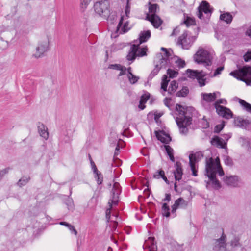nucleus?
<instances>
[{
    "mask_svg": "<svg viewBox=\"0 0 251 251\" xmlns=\"http://www.w3.org/2000/svg\"><path fill=\"white\" fill-rule=\"evenodd\" d=\"M205 170L206 175L209 179L207 182V185L211 184L215 189L220 188V184L216 178V175L218 173L220 176H223L224 175V172L220 165L219 158L217 157L215 159L212 157L206 158Z\"/></svg>",
    "mask_w": 251,
    "mask_h": 251,
    "instance_id": "nucleus-1",
    "label": "nucleus"
},
{
    "mask_svg": "<svg viewBox=\"0 0 251 251\" xmlns=\"http://www.w3.org/2000/svg\"><path fill=\"white\" fill-rule=\"evenodd\" d=\"M151 37V31L150 30L143 31L139 35V43L133 44L129 50L126 55V59L130 61L129 64L133 62L136 57H142L146 55V47L140 48L139 45L146 42Z\"/></svg>",
    "mask_w": 251,
    "mask_h": 251,
    "instance_id": "nucleus-2",
    "label": "nucleus"
},
{
    "mask_svg": "<svg viewBox=\"0 0 251 251\" xmlns=\"http://www.w3.org/2000/svg\"><path fill=\"white\" fill-rule=\"evenodd\" d=\"M176 108L178 116L176 118V122L179 128L181 134H186L188 131L187 126L191 124L192 115L189 112L192 109H184L181 105L176 104Z\"/></svg>",
    "mask_w": 251,
    "mask_h": 251,
    "instance_id": "nucleus-3",
    "label": "nucleus"
},
{
    "mask_svg": "<svg viewBox=\"0 0 251 251\" xmlns=\"http://www.w3.org/2000/svg\"><path fill=\"white\" fill-rule=\"evenodd\" d=\"M212 56L208 51L202 47H199L198 51L193 56L195 62L202 64L207 67L212 64Z\"/></svg>",
    "mask_w": 251,
    "mask_h": 251,
    "instance_id": "nucleus-4",
    "label": "nucleus"
},
{
    "mask_svg": "<svg viewBox=\"0 0 251 251\" xmlns=\"http://www.w3.org/2000/svg\"><path fill=\"white\" fill-rule=\"evenodd\" d=\"M229 75L237 79L242 81L247 85L251 83V67H244L238 70L232 71Z\"/></svg>",
    "mask_w": 251,
    "mask_h": 251,
    "instance_id": "nucleus-5",
    "label": "nucleus"
},
{
    "mask_svg": "<svg viewBox=\"0 0 251 251\" xmlns=\"http://www.w3.org/2000/svg\"><path fill=\"white\" fill-rule=\"evenodd\" d=\"M169 81L170 79H168L167 75H163L161 83L160 92L164 96L166 95V92L168 95H172L176 91L178 87V83L176 81L173 80L171 81L168 89H167Z\"/></svg>",
    "mask_w": 251,
    "mask_h": 251,
    "instance_id": "nucleus-6",
    "label": "nucleus"
},
{
    "mask_svg": "<svg viewBox=\"0 0 251 251\" xmlns=\"http://www.w3.org/2000/svg\"><path fill=\"white\" fill-rule=\"evenodd\" d=\"M186 73L188 77L192 79L196 78L201 87L204 86L205 85L206 79L204 78L207 74L203 71H199L198 70H193L187 69Z\"/></svg>",
    "mask_w": 251,
    "mask_h": 251,
    "instance_id": "nucleus-7",
    "label": "nucleus"
},
{
    "mask_svg": "<svg viewBox=\"0 0 251 251\" xmlns=\"http://www.w3.org/2000/svg\"><path fill=\"white\" fill-rule=\"evenodd\" d=\"M50 40L48 37L40 40L36 48L35 52L33 56L38 58L43 56L44 53L47 51L49 49Z\"/></svg>",
    "mask_w": 251,
    "mask_h": 251,
    "instance_id": "nucleus-8",
    "label": "nucleus"
},
{
    "mask_svg": "<svg viewBox=\"0 0 251 251\" xmlns=\"http://www.w3.org/2000/svg\"><path fill=\"white\" fill-rule=\"evenodd\" d=\"M109 5L108 0L97 2L94 5V10L98 15L100 16L103 15L106 17L109 13Z\"/></svg>",
    "mask_w": 251,
    "mask_h": 251,
    "instance_id": "nucleus-9",
    "label": "nucleus"
},
{
    "mask_svg": "<svg viewBox=\"0 0 251 251\" xmlns=\"http://www.w3.org/2000/svg\"><path fill=\"white\" fill-rule=\"evenodd\" d=\"M195 40V37L188 35L187 32H184L178 38L177 44L180 45L182 49L188 50L192 45Z\"/></svg>",
    "mask_w": 251,
    "mask_h": 251,
    "instance_id": "nucleus-10",
    "label": "nucleus"
},
{
    "mask_svg": "<svg viewBox=\"0 0 251 251\" xmlns=\"http://www.w3.org/2000/svg\"><path fill=\"white\" fill-rule=\"evenodd\" d=\"M227 237L222 231V234L219 238L214 241L213 250L214 251H227Z\"/></svg>",
    "mask_w": 251,
    "mask_h": 251,
    "instance_id": "nucleus-11",
    "label": "nucleus"
},
{
    "mask_svg": "<svg viewBox=\"0 0 251 251\" xmlns=\"http://www.w3.org/2000/svg\"><path fill=\"white\" fill-rule=\"evenodd\" d=\"M220 96V93L215 92L212 93H202L201 94V104L205 107H208V103L215 101L217 97Z\"/></svg>",
    "mask_w": 251,
    "mask_h": 251,
    "instance_id": "nucleus-12",
    "label": "nucleus"
},
{
    "mask_svg": "<svg viewBox=\"0 0 251 251\" xmlns=\"http://www.w3.org/2000/svg\"><path fill=\"white\" fill-rule=\"evenodd\" d=\"M121 192V189L119 183L115 182L111 191V197L108 202L111 207L112 204L116 205L118 203Z\"/></svg>",
    "mask_w": 251,
    "mask_h": 251,
    "instance_id": "nucleus-13",
    "label": "nucleus"
},
{
    "mask_svg": "<svg viewBox=\"0 0 251 251\" xmlns=\"http://www.w3.org/2000/svg\"><path fill=\"white\" fill-rule=\"evenodd\" d=\"M226 184L232 187H237L241 182L240 178L237 176H226L223 178Z\"/></svg>",
    "mask_w": 251,
    "mask_h": 251,
    "instance_id": "nucleus-14",
    "label": "nucleus"
},
{
    "mask_svg": "<svg viewBox=\"0 0 251 251\" xmlns=\"http://www.w3.org/2000/svg\"><path fill=\"white\" fill-rule=\"evenodd\" d=\"M197 16L200 19L203 17V12L205 14H211L212 10L210 8L209 4L206 1H202L198 8Z\"/></svg>",
    "mask_w": 251,
    "mask_h": 251,
    "instance_id": "nucleus-15",
    "label": "nucleus"
},
{
    "mask_svg": "<svg viewBox=\"0 0 251 251\" xmlns=\"http://www.w3.org/2000/svg\"><path fill=\"white\" fill-rule=\"evenodd\" d=\"M187 205V202L182 198H179L175 201L174 204L172 206V217L176 216L175 213L177 209L179 208H185Z\"/></svg>",
    "mask_w": 251,
    "mask_h": 251,
    "instance_id": "nucleus-16",
    "label": "nucleus"
},
{
    "mask_svg": "<svg viewBox=\"0 0 251 251\" xmlns=\"http://www.w3.org/2000/svg\"><path fill=\"white\" fill-rule=\"evenodd\" d=\"M215 108L216 112L219 116H221L226 119H230L232 117L233 114L231 111L229 109L223 106H217Z\"/></svg>",
    "mask_w": 251,
    "mask_h": 251,
    "instance_id": "nucleus-17",
    "label": "nucleus"
},
{
    "mask_svg": "<svg viewBox=\"0 0 251 251\" xmlns=\"http://www.w3.org/2000/svg\"><path fill=\"white\" fill-rule=\"evenodd\" d=\"M171 57V56H169V57L163 56L161 53H159L157 55L155 61L158 60L159 61V64H158L159 67L160 69L162 68H166L167 67H173V65L171 64L169 62V60H170Z\"/></svg>",
    "mask_w": 251,
    "mask_h": 251,
    "instance_id": "nucleus-18",
    "label": "nucleus"
},
{
    "mask_svg": "<svg viewBox=\"0 0 251 251\" xmlns=\"http://www.w3.org/2000/svg\"><path fill=\"white\" fill-rule=\"evenodd\" d=\"M123 21L124 16H122L116 29V33L120 34H124L130 29V27H128V21H126L124 23H123Z\"/></svg>",
    "mask_w": 251,
    "mask_h": 251,
    "instance_id": "nucleus-19",
    "label": "nucleus"
},
{
    "mask_svg": "<svg viewBox=\"0 0 251 251\" xmlns=\"http://www.w3.org/2000/svg\"><path fill=\"white\" fill-rule=\"evenodd\" d=\"M155 134L157 139L163 143L169 144L172 140L170 135L163 130L155 131Z\"/></svg>",
    "mask_w": 251,
    "mask_h": 251,
    "instance_id": "nucleus-20",
    "label": "nucleus"
},
{
    "mask_svg": "<svg viewBox=\"0 0 251 251\" xmlns=\"http://www.w3.org/2000/svg\"><path fill=\"white\" fill-rule=\"evenodd\" d=\"M146 19L150 21L152 25L155 28L159 27L162 22L159 17L156 14H147Z\"/></svg>",
    "mask_w": 251,
    "mask_h": 251,
    "instance_id": "nucleus-21",
    "label": "nucleus"
},
{
    "mask_svg": "<svg viewBox=\"0 0 251 251\" xmlns=\"http://www.w3.org/2000/svg\"><path fill=\"white\" fill-rule=\"evenodd\" d=\"M211 144L219 148L225 149L226 148V142L223 138L218 136H214L211 140Z\"/></svg>",
    "mask_w": 251,
    "mask_h": 251,
    "instance_id": "nucleus-22",
    "label": "nucleus"
},
{
    "mask_svg": "<svg viewBox=\"0 0 251 251\" xmlns=\"http://www.w3.org/2000/svg\"><path fill=\"white\" fill-rule=\"evenodd\" d=\"M169 62L173 65V67H176L180 69L184 67L185 66V61L176 56L171 57L169 60Z\"/></svg>",
    "mask_w": 251,
    "mask_h": 251,
    "instance_id": "nucleus-23",
    "label": "nucleus"
},
{
    "mask_svg": "<svg viewBox=\"0 0 251 251\" xmlns=\"http://www.w3.org/2000/svg\"><path fill=\"white\" fill-rule=\"evenodd\" d=\"M175 170L174 171L175 178L176 181H179L183 175V170L179 162H176L175 165Z\"/></svg>",
    "mask_w": 251,
    "mask_h": 251,
    "instance_id": "nucleus-24",
    "label": "nucleus"
},
{
    "mask_svg": "<svg viewBox=\"0 0 251 251\" xmlns=\"http://www.w3.org/2000/svg\"><path fill=\"white\" fill-rule=\"evenodd\" d=\"M203 156V153L201 151L190 154L189 156V164L196 165L197 162L202 159Z\"/></svg>",
    "mask_w": 251,
    "mask_h": 251,
    "instance_id": "nucleus-25",
    "label": "nucleus"
},
{
    "mask_svg": "<svg viewBox=\"0 0 251 251\" xmlns=\"http://www.w3.org/2000/svg\"><path fill=\"white\" fill-rule=\"evenodd\" d=\"M38 132L40 136L47 140L49 137V133L47 127L41 123L39 122L37 125Z\"/></svg>",
    "mask_w": 251,
    "mask_h": 251,
    "instance_id": "nucleus-26",
    "label": "nucleus"
},
{
    "mask_svg": "<svg viewBox=\"0 0 251 251\" xmlns=\"http://www.w3.org/2000/svg\"><path fill=\"white\" fill-rule=\"evenodd\" d=\"M145 246L149 249V251H156L157 249L156 243L154 242V237H149L145 241Z\"/></svg>",
    "mask_w": 251,
    "mask_h": 251,
    "instance_id": "nucleus-27",
    "label": "nucleus"
},
{
    "mask_svg": "<svg viewBox=\"0 0 251 251\" xmlns=\"http://www.w3.org/2000/svg\"><path fill=\"white\" fill-rule=\"evenodd\" d=\"M220 19L226 24H230L232 21L233 17L230 13L226 12L220 15Z\"/></svg>",
    "mask_w": 251,
    "mask_h": 251,
    "instance_id": "nucleus-28",
    "label": "nucleus"
},
{
    "mask_svg": "<svg viewBox=\"0 0 251 251\" xmlns=\"http://www.w3.org/2000/svg\"><path fill=\"white\" fill-rule=\"evenodd\" d=\"M164 147L165 150L166 152L169 157L170 159L172 162H175V158L174 156V150L169 145H165L162 147Z\"/></svg>",
    "mask_w": 251,
    "mask_h": 251,
    "instance_id": "nucleus-29",
    "label": "nucleus"
},
{
    "mask_svg": "<svg viewBox=\"0 0 251 251\" xmlns=\"http://www.w3.org/2000/svg\"><path fill=\"white\" fill-rule=\"evenodd\" d=\"M153 177L156 179H159L161 177L167 184H169L167 178L165 176L164 171L162 170L155 172V173L153 175Z\"/></svg>",
    "mask_w": 251,
    "mask_h": 251,
    "instance_id": "nucleus-30",
    "label": "nucleus"
},
{
    "mask_svg": "<svg viewBox=\"0 0 251 251\" xmlns=\"http://www.w3.org/2000/svg\"><path fill=\"white\" fill-rule=\"evenodd\" d=\"M149 99V96L148 95H144L142 96L140 103L139 105V108L141 110H143L145 108V103L146 102L147 100Z\"/></svg>",
    "mask_w": 251,
    "mask_h": 251,
    "instance_id": "nucleus-31",
    "label": "nucleus"
},
{
    "mask_svg": "<svg viewBox=\"0 0 251 251\" xmlns=\"http://www.w3.org/2000/svg\"><path fill=\"white\" fill-rule=\"evenodd\" d=\"M250 124L247 120H239L237 122V125L242 128H246Z\"/></svg>",
    "mask_w": 251,
    "mask_h": 251,
    "instance_id": "nucleus-32",
    "label": "nucleus"
},
{
    "mask_svg": "<svg viewBox=\"0 0 251 251\" xmlns=\"http://www.w3.org/2000/svg\"><path fill=\"white\" fill-rule=\"evenodd\" d=\"M239 102L248 112L251 114V104L242 99H239Z\"/></svg>",
    "mask_w": 251,
    "mask_h": 251,
    "instance_id": "nucleus-33",
    "label": "nucleus"
},
{
    "mask_svg": "<svg viewBox=\"0 0 251 251\" xmlns=\"http://www.w3.org/2000/svg\"><path fill=\"white\" fill-rule=\"evenodd\" d=\"M162 214L163 216L166 217H169L170 215V208L166 203L163 204L162 207Z\"/></svg>",
    "mask_w": 251,
    "mask_h": 251,
    "instance_id": "nucleus-34",
    "label": "nucleus"
},
{
    "mask_svg": "<svg viewBox=\"0 0 251 251\" xmlns=\"http://www.w3.org/2000/svg\"><path fill=\"white\" fill-rule=\"evenodd\" d=\"M239 141L241 145L246 149L249 150L250 148V143L248 139L244 137H241L239 139Z\"/></svg>",
    "mask_w": 251,
    "mask_h": 251,
    "instance_id": "nucleus-35",
    "label": "nucleus"
},
{
    "mask_svg": "<svg viewBox=\"0 0 251 251\" xmlns=\"http://www.w3.org/2000/svg\"><path fill=\"white\" fill-rule=\"evenodd\" d=\"M127 78L131 84L136 83L139 79L138 76L134 75L132 73H129L127 74Z\"/></svg>",
    "mask_w": 251,
    "mask_h": 251,
    "instance_id": "nucleus-36",
    "label": "nucleus"
},
{
    "mask_svg": "<svg viewBox=\"0 0 251 251\" xmlns=\"http://www.w3.org/2000/svg\"><path fill=\"white\" fill-rule=\"evenodd\" d=\"M178 72L176 70H172L171 69H168L167 71V75L169 79L170 78H173L176 77L178 75Z\"/></svg>",
    "mask_w": 251,
    "mask_h": 251,
    "instance_id": "nucleus-37",
    "label": "nucleus"
},
{
    "mask_svg": "<svg viewBox=\"0 0 251 251\" xmlns=\"http://www.w3.org/2000/svg\"><path fill=\"white\" fill-rule=\"evenodd\" d=\"M95 174V177L97 182L98 184L100 185L103 181V176L100 172L99 171L97 172L94 173Z\"/></svg>",
    "mask_w": 251,
    "mask_h": 251,
    "instance_id": "nucleus-38",
    "label": "nucleus"
},
{
    "mask_svg": "<svg viewBox=\"0 0 251 251\" xmlns=\"http://www.w3.org/2000/svg\"><path fill=\"white\" fill-rule=\"evenodd\" d=\"M189 93V89L187 87H183L182 89L177 92L176 96L178 97H185Z\"/></svg>",
    "mask_w": 251,
    "mask_h": 251,
    "instance_id": "nucleus-39",
    "label": "nucleus"
},
{
    "mask_svg": "<svg viewBox=\"0 0 251 251\" xmlns=\"http://www.w3.org/2000/svg\"><path fill=\"white\" fill-rule=\"evenodd\" d=\"M29 177H23L19 180V181L17 183V184L19 186L22 187L27 184V183L29 181Z\"/></svg>",
    "mask_w": 251,
    "mask_h": 251,
    "instance_id": "nucleus-40",
    "label": "nucleus"
},
{
    "mask_svg": "<svg viewBox=\"0 0 251 251\" xmlns=\"http://www.w3.org/2000/svg\"><path fill=\"white\" fill-rule=\"evenodd\" d=\"M118 226V222L117 221H114L110 225L112 227V231L114 234H117L118 231L117 230Z\"/></svg>",
    "mask_w": 251,
    "mask_h": 251,
    "instance_id": "nucleus-41",
    "label": "nucleus"
},
{
    "mask_svg": "<svg viewBox=\"0 0 251 251\" xmlns=\"http://www.w3.org/2000/svg\"><path fill=\"white\" fill-rule=\"evenodd\" d=\"M157 8V4H151L149 8V12L151 13V14H155Z\"/></svg>",
    "mask_w": 251,
    "mask_h": 251,
    "instance_id": "nucleus-42",
    "label": "nucleus"
},
{
    "mask_svg": "<svg viewBox=\"0 0 251 251\" xmlns=\"http://www.w3.org/2000/svg\"><path fill=\"white\" fill-rule=\"evenodd\" d=\"M220 104H223L225 105H226L227 104V101L225 99H220L218 100L215 103H214V107L215 108H217V106H221Z\"/></svg>",
    "mask_w": 251,
    "mask_h": 251,
    "instance_id": "nucleus-43",
    "label": "nucleus"
},
{
    "mask_svg": "<svg viewBox=\"0 0 251 251\" xmlns=\"http://www.w3.org/2000/svg\"><path fill=\"white\" fill-rule=\"evenodd\" d=\"M224 160L225 164L226 165L231 166L233 164V161L231 158L228 156H225L224 157Z\"/></svg>",
    "mask_w": 251,
    "mask_h": 251,
    "instance_id": "nucleus-44",
    "label": "nucleus"
},
{
    "mask_svg": "<svg viewBox=\"0 0 251 251\" xmlns=\"http://www.w3.org/2000/svg\"><path fill=\"white\" fill-rule=\"evenodd\" d=\"M230 245L232 248H236L240 246L241 245L239 242V239L235 238L232 240L230 242Z\"/></svg>",
    "mask_w": 251,
    "mask_h": 251,
    "instance_id": "nucleus-45",
    "label": "nucleus"
},
{
    "mask_svg": "<svg viewBox=\"0 0 251 251\" xmlns=\"http://www.w3.org/2000/svg\"><path fill=\"white\" fill-rule=\"evenodd\" d=\"M160 69V68L159 67V64H156L155 65V67L150 74V76L153 77L155 75H156L159 72Z\"/></svg>",
    "mask_w": 251,
    "mask_h": 251,
    "instance_id": "nucleus-46",
    "label": "nucleus"
},
{
    "mask_svg": "<svg viewBox=\"0 0 251 251\" xmlns=\"http://www.w3.org/2000/svg\"><path fill=\"white\" fill-rule=\"evenodd\" d=\"M184 23L186 25L187 27H188L191 25H194L195 22L194 20L188 17L186 20L184 21Z\"/></svg>",
    "mask_w": 251,
    "mask_h": 251,
    "instance_id": "nucleus-47",
    "label": "nucleus"
},
{
    "mask_svg": "<svg viewBox=\"0 0 251 251\" xmlns=\"http://www.w3.org/2000/svg\"><path fill=\"white\" fill-rule=\"evenodd\" d=\"M120 73L118 75V78L119 79L120 76L125 75L127 74V68L124 66H122L120 70Z\"/></svg>",
    "mask_w": 251,
    "mask_h": 251,
    "instance_id": "nucleus-48",
    "label": "nucleus"
},
{
    "mask_svg": "<svg viewBox=\"0 0 251 251\" xmlns=\"http://www.w3.org/2000/svg\"><path fill=\"white\" fill-rule=\"evenodd\" d=\"M122 65L120 64H110L108 66V68L110 69H113V70H119L120 71V69L121 68Z\"/></svg>",
    "mask_w": 251,
    "mask_h": 251,
    "instance_id": "nucleus-49",
    "label": "nucleus"
},
{
    "mask_svg": "<svg viewBox=\"0 0 251 251\" xmlns=\"http://www.w3.org/2000/svg\"><path fill=\"white\" fill-rule=\"evenodd\" d=\"M245 61L248 62L251 60V50L247 51L244 55Z\"/></svg>",
    "mask_w": 251,
    "mask_h": 251,
    "instance_id": "nucleus-50",
    "label": "nucleus"
},
{
    "mask_svg": "<svg viewBox=\"0 0 251 251\" xmlns=\"http://www.w3.org/2000/svg\"><path fill=\"white\" fill-rule=\"evenodd\" d=\"M223 69H224V67H222V66L217 68L215 70L214 73L213 75V76L215 77L216 75H220L221 73V72L223 70Z\"/></svg>",
    "mask_w": 251,
    "mask_h": 251,
    "instance_id": "nucleus-51",
    "label": "nucleus"
},
{
    "mask_svg": "<svg viewBox=\"0 0 251 251\" xmlns=\"http://www.w3.org/2000/svg\"><path fill=\"white\" fill-rule=\"evenodd\" d=\"M9 169V168H7L0 171V180H1L3 176L8 172Z\"/></svg>",
    "mask_w": 251,
    "mask_h": 251,
    "instance_id": "nucleus-52",
    "label": "nucleus"
},
{
    "mask_svg": "<svg viewBox=\"0 0 251 251\" xmlns=\"http://www.w3.org/2000/svg\"><path fill=\"white\" fill-rule=\"evenodd\" d=\"M190 165V166L191 167V169L192 171V175L193 176H197V170H196V167H195V165L194 164H189Z\"/></svg>",
    "mask_w": 251,
    "mask_h": 251,
    "instance_id": "nucleus-53",
    "label": "nucleus"
},
{
    "mask_svg": "<svg viewBox=\"0 0 251 251\" xmlns=\"http://www.w3.org/2000/svg\"><path fill=\"white\" fill-rule=\"evenodd\" d=\"M66 204L68 206L69 210H71L73 208V200L71 199L68 198L66 201Z\"/></svg>",
    "mask_w": 251,
    "mask_h": 251,
    "instance_id": "nucleus-54",
    "label": "nucleus"
},
{
    "mask_svg": "<svg viewBox=\"0 0 251 251\" xmlns=\"http://www.w3.org/2000/svg\"><path fill=\"white\" fill-rule=\"evenodd\" d=\"M223 125H218L216 126L215 128V132H219L223 129Z\"/></svg>",
    "mask_w": 251,
    "mask_h": 251,
    "instance_id": "nucleus-55",
    "label": "nucleus"
},
{
    "mask_svg": "<svg viewBox=\"0 0 251 251\" xmlns=\"http://www.w3.org/2000/svg\"><path fill=\"white\" fill-rule=\"evenodd\" d=\"M68 229L72 233L74 234L75 236L77 234V231L75 228V227L71 225V227H69Z\"/></svg>",
    "mask_w": 251,
    "mask_h": 251,
    "instance_id": "nucleus-56",
    "label": "nucleus"
},
{
    "mask_svg": "<svg viewBox=\"0 0 251 251\" xmlns=\"http://www.w3.org/2000/svg\"><path fill=\"white\" fill-rule=\"evenodd\" d=\"M91 165L92 169L93 170V172L94 173L97 172V171H98V170L96 167V166L95 163L92 160H91Z\"/></svg>",
    "mask_w": 251,
    "mask_h": 251,
    "instance_id": "nucleus-57",
    "label": "nucleus"
},
{
    "mask_svg": "<svg viewBox=\"0 0 251 251\" xmlns=\"http://www.w3.org/2000/svg\"><path fill=\"white\" fill-rule=\"evenodd\" d=\"M224 138H223L226 142L228 141V140L231 138V135L230 133L226 134L223 135Z\"/></svg>",
    "mask_w": 251,
    "mask_h": 251,
    "instance_id": "nucleus-58",
    "label": "nucleus"
},
{
    "mask_svg": "<svg viewBox=\"0 0 251 251\" xmlns=\"http://www.w3.org/2000/svg\"><path fill=\"white\" fill-rule=\"evenodd\" d=\"M81 1L82 5L86 7L91 1V0H81Z\"/></svg>",
    "mask_w": 251,
    "mask_h": 251,
    "instance_id": "nucleus-59",
    "label": "nucleus"
},
{
    "mask_svg": "<svg viewBox=\"0 0 251 251\" xmlns=\"http://www.w3.org/2000/svg\"><path fill=\"white\" fill-rule=\"evenodd\" d=\"M161 50L164 51V56H165L166 57H169V56H171L170 53L167 51L166 48L162 47Z\"/></svg>",
    "mask_w": 251,
    "mask_h": 251,
    "instance_id": "nucleus-60",
    "label": "nucleus"
},
{
    "mask_svg": "<svg viewBox=\"0 0 251 251\" xmlns=\"http://www.w3.org/2000/svg\"><path fill=\"white\" fill-rule=\"evenodd\" d=\"M164 104L168 107H169V103L170 102V99L167 98H166L164 100Z\"/></svg>",
    "mask_w": 251,
    "mask_h": 251,
    "instance_id": "nucleus-61",
    "label": "nucleus"
},
{
    "mask_svg": "<svg viewBox=\"0 0 251 251\" xmlns=\"http://www.w3.org/2000/svg\"><path fill=\"white\" fill-rule=\"evenodd\" d=\"M163 114V113H161V112H159V113H158V112H156L154 114V119L155 120H157L158 119H159L160 117H161L162 115Z\"/></svg>",
    "mask_w": 251,
    "mask_h": 251,
    "instance_id": "nucleus-62",
    "label": "nucleus"
},
{
    "mask_svg": "<svg viewBox=\"0 0 251 251\" xmlns=\"http://www.w3.org/2000/svg\"><path fill=\"white\" fill-rule=\"evenodd\" d=\"M110 208L107 209L106 212V218L107 219L108 221L110 219Z\"/></svg>",
    "mask_w": 251,
    "mask_h": 251,
    "instance_id": "nucleus-63",
    "label": "nucleus"
},
{
    "mask_svg": "<svg viewBox=\"0 0 251 251\" xmlns=\"http://www.w3.org/2000/svg\"><path fill=\"white\" fill-rule=\"evenodd\" d=\"M171 200V195L170 194H166L165 198L163 199V201H169Z\"/></svg>",
    "mask_w": 251,
    "mask_h": 251,
    "instance_id": "nucleus-64",
    "label": "nucleus"
}]
</instances>
